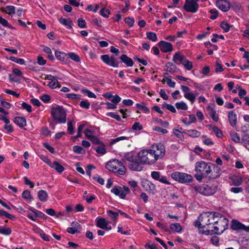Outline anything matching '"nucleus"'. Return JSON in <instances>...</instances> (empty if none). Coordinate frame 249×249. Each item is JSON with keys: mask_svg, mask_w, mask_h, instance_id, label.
Segmentation results:
<instances>
[{"mask_svg": "<svg viewBox=\"0 0 249 249\" xmlns=\"http://www.w3.org/2000/svg\"><path fill=\"white\" fill-rule=\"evenodd\" d=\"M231 25L227 22L222 21L220 24V27L222 28L225 32H228L230 29Z\"/></svg>", "mask_w": 249, "mask_h": 249, "instance_id": "603ef678", "label": "nucleus"}, {"mask_svg": "<svg viewBox=\"0 0 249 249\" xmlns=\"http://www.w3.org/2000/svg\"><path fill=\"white\" fill-rule=\"evenodd\" d=\"M132 129L135 131H139L143 129V126L139 122H135L132 125Z\"/></svg>", "mask_w": 249, "mask_h": 249, "instance_id": "c03bdc74", "label": "nucleus"}, {"mask_svg": "<svg viewBox=\"0 0 249 249\" xmlns=\"http://www.w3.org/2000/svg\"><path fill=\"white\" fill-rule=\"evenodd\" d=\"M127 139H128V138L126 137L121 136L120 137H117L116 138L112 139L111 140V142L110 143L111 144H114L116 143V142H119L120 141L125 140H127Z\"/></svg>", "mask_w": 249, "mask_h": 249, "instance_id": "bf43d9fd", "label": "nucleus"}, {"mask_svg": "<svg viewBox=\"0 0 249 249\" xmlns=\"http://www.w3.org/2000/svg\"><path fill=\"white\" fill-rule=\"evenodd\" d=\"M185 58V56L182 55L180 52H178L174 54L173 60L176 63L180 64L182 63Z\"/></svg>", "mask_w": 249, "mask_h": 249, "instance_id": "5701e85b", "label": "nucleus"}, {"mask_svg": "<svg viewBox=\"0 0 249 249\" xmlns=\"http://www.w3.org/2000/svg\"><path fill=\"white\" fill-rule=\"evenodd\" d=\"M42 48H43V49H42L44 53H45L46 54H47L48 58L52 61L54 60V58L52 53L51 49L49 47L45 46H43L42 47Z\"/></svg>", "mask_w": 249, "mask_h": 249, "instance_id": "a878e982", "label": "nucleus"}, {"mask_svg": "<svg viewBox=\"0 0 249 249\" xmlns=\"http://www.w3.org/2000/svg\"><path fill=\"white\" fill-rule=\"evenodd\" d=\"M8 76L10 82H19L20 81V79L17 75L10 73L8 74Z\"/></svg>", "mask_w": 249, "mask_h": 249, "instance_id": "e2e57ef3", "label": "nucleus"}, {"mask_svg": "<svg viewBox=\"0 0 249 249\" xmlns=\"http://www.w3.org/2000/svg\"><path fill=\"white\" fill-rule=\"evenodd\" d=\"M187 134L191 137L196 138L200 136V132L196 130H188L186 132Z\"/></svg>", "mask_w": 249, "mask_h": 249, "instance_id": "7c9ffc66", "label": "nucleus"}, {"mask_svg": "<svg viewBox=\"0 0 249 249\" xmlns=\"http://www.w3.org/2000/svg\"><path fill=\"white\" fill-rule=\"evenodd\" d=\"M55 55L56 58L64 62H66L68 59V53H64L60 52V51H55Z\"/></svg>", "mask_w": 249, "mask_h": 249, "instance_id": "412c9836", "label": "nucleus"}, {"mask_svg": "<svg viewBox=\"0 0 249 249\" xmlns=\"http://www.w3.org/2000/svg\"><path fill=\"white\" fill-rule=\"evenodd\" d=\"M210 13L213 15L211 16L210 18L212 19H215L217 18L218 16V11L215 9H212L210 10Z\"/></svg>", "mask_w": 249, "mask_h": 249, "instance_id": "0e129e2a", "label": "nucleus"}, {"mask_svg": "<svg viewBox=\"0 0 249 249\" xmlns=\"http://www.w3.org/2000/svg\"><path fill=\"white\" fill-rule=\"evenodd\" d=\"M195 178L199 181L204 178L214 179L221 174L220 168L215 164L203 161H197L195 164Z\"/></svg>", "mask_w": 249, "mask_h": 249, "instance_id": "f03ea898", "label": "nucleus"}, {"mask_svg": "<svg viewBox=\"0 0 249 249\" xmlns=\"http://www.w3.org/2000/svg\"><path fill=\"white\" fill-rule=\"evenodd\" d=\"M216 6L223 12H227L231 7L230 3L227 0H217Z\"/></svg>", "mask_w": 249, "mask_h": 249, "instance_id": "ddd939ff", "label": "nucleus"}, {"mask_svg": "<svg viewBox=\"0 0 249 249\" xmlns=\"http://www.w3.org/2000/svg\"><path fill=\"white\" fill-rule=\"evenodd\" d=\"M100 145L95 148L96 152L100 155H104L106 153L107 150L105 145L102 142Z\"/></svg>", "mask_w": 249, "mask_h": 249, "instance_id": "bb28decb", "label": "nucleus"}, {"mask_svg": "<svg viewBox=\"0 0 249 249\" xmlns=\"http://www.w3.org/2000/svg\"><path fill=\"white\" fill-rule=\"evenodd\" d=\"M198 4L195 0H186L183 9L187 12L196 13L198 10Z\"/></svg>", "mask_w": 249, "mask_h": 249, "instance_id": "9d476101", "label": "nucleus"}, {"mask_svg": "<svg viewBox=\"0 0 249 249\" xmlns=\"http://www.w3.org/2000/svg\"><path fill=\"white\" fill-rule=\"evenodd\" d=\"M208 220L210 223V226L212 225H215L218 221V218L220 213L218 212H208Z\"/></svg>", "mask_w": 249, "mask_h": 249, "instance_id": "4468645a", "label": "nucleus"}, {"mask_svg": "<svg viewBox=\"0 0 249 249\" xmlns=\"http://www.w3.org/2000/svg\"><path fill=\"white\" fill-rule=\"evenodd\" d=\"M111 192L117 196H119L121 198L124 199L125 197V194L122 187L119 186H115L111 190Z\"/></svg>", "mask_w": 249, "mask_h": 249, "instance_id": "2eb2a0df", "label": "nucleus"}, {"mask_svg": "<svg viewBox=\"0 0 249 249\" xmlns=\"http://www.w3.org/2000/svg\"><path fill=\"white\" fill-rule=\"evenodd\" d=\"M73 151L75 153L81 154L85 153V150L80 146L74 145L73 146Z\"/></svg>", "mask_w": 249, "mask_h": 249, "instance_id": "4c0bfd02", "label": "nucleus"}, {"mask_svg": "<svg viewBox=\"0 0 249 249\" xmlns=\"http://www.w3.org/2000/svg\"><path fill=\"white\" fill-rule=\"evenodd\" d=\"M182 230V227L179 223H172V231L176 233H179Z\"/></svg>", "mask_w": 249, "mask_h": 249, "instance_id": "2f4dec72", "label": "nucleus"}, {"mask_svg": "<svg viewBox=\"0 0 249 249\" xmlns=\"http://www.w3.org/2000/svg\"><path fill=\"white\" fill-rule=\"evenodd\" d=\"M68 58H70L76 62H79L80 61V58L79 55L73 52L68 53Z\"/></svg>", "mask_w": 249, "mask_h": 249, "instance_id": "473e14b6", "label": "nucleus"}, {"mask_svg": "<svg viewBox=\"0 0 249 249\" xmlns=\"http://www.w3.org/2000/svg\"><path fill=\"white\" fill-rule=\"evenodd\" d=\"M88 139L95 144H100L102 142L96 136L93 135L92 136H88Z\"/></svg>", "mask_w": 249, "mask_h": 249, "instance_id": "a19ab883", "label": "nucleus"}, {"mask_svg": "<svg viewBox=\"0 0 249 249\" xmlns=\"http://www.w3.org/2000/svg\"><path fill=\"white\" fill-rule=\"evenodd\" d=\"M231 228L234 231L243 230L249 232V227H247L237 220L232 219L231 222Z\"/></svg>", "mask_w": 249, "mask_h": 249, "instance_id": "f8f14e48", "label": "nucleus"}, {"mask_svg": "<svg viewBox=\"0 0 249 249\" xmlns=\"http://www.w3.org/2000/svg\"><path fill=\"white\" fill-rule=\"evenodd\" d=\"M21 107L22 109L27 110L28 112H31L32 111V106L25 102H23L21 104Z\"/></svg>", "mask_w": 249, "mask_h": 249, "instance_id": "5fc2aeb1", "label": "nucleus"}, {"mask_svg": "<svg viewBox=\"0 0 249 249\" xmlns=\"http://www.w3.org/2000/svg\"><path fill=\"white\" fill-rule=\"evenodd\" d=\"M37 196L38 199L42 202H45L47 200L48 195L46 191L41 190L38 192Z\"/></svg>", "mask_w": 249, "mask_h": 249, "instance_id": "b1692460", "label": "nucleus"}, {"mask_svg": "<svg viewBox=\"0 0 249 249\" xmlns=\"http://www.w3.org/2000/svg\"><path fill=\"white\" fill-rule=\"evenodd\" d=\"M232 184L235 186H239L243 182V178L240 176H233L231 178Z\"/></svg>", "mask_w": 249, "mask_h": 249, "instance_id": "393cba45", "label": "nucleus"}, {"mask_svg": "<svg viewBox=\"0 0 249 249\" xmlns=\"http://www.w3.org/2000/svg\"><path fill=\"white\" fill-rule=\"evenodd\" d=\"M0 23L5 27L12 28L11 25L9 24L8 21L1 17H0Z\"/></svg>", "mask_w": 249, "mask_h": 249, "instance_id": "4d7b16f0", "label": "nucleus"}, {"mask_svg": "<svg viewBox=\"0 0 249 249\" xmlns=\"http://www.w3.org/2000/svg\"><path fill=\"white\" fill-rule=\"evenodd\" d=\"M84 124H80L78 126L77 128V134L76 135L74 136V139H77L78 138H81L82 137L81 132L84 128Z\"/></svg>", "mask_w": 249, "mask_h": 249, "instance_id": "de8ad7c7", "label": "nucleus"}, {"mask_svg": "<svg viewBox=\"0 0 249 249\" xmlns=\"http://www.w3.org/2000/svg\"><path fill=\"white\" fill-rule=\"evenodd\" d=\"M14 123L20 127L25 126L26 125V119L22 117H16L14 119Z\"/></svg>", "mask_w": 249, "mask_h": 249, "instance_id": "4be33fe9", "label": "nucleus"}, {"mask_svg": "<svg viewBox=\"0 0 249 249\" xmlns=\"http://www.w3.org/2000/svg\"><path fill=\"white\" fill-rule=\"evenodd\" d=\"M146 36L149 39L154 42L156 41L158 39L156 34L154 32H147Z\"/></svg>", "mask_w": 249, "mask_h": 249, "instance_id": "79ce46f5", "label": "nucleus"}, {"mask_svg": "<svg viewBox=\"0 0 249 249\" xmlns=\"http://www.w3.org/2000/svg\"><path fill=\"white\" fill-rule=\"evenodd\" d=\"M172 178L182 183H190L193 180L191 175L178 172L172 173Z\"/></svg>", "mask_w": 249, "mask_h": 249, "instance_id": "0eeeda50", "label": "nucleus"}, {"mask_svg": "<svg viewBox=\"0 0 249 249\" xmlns=\"http://www.w3.org/2000/svg\"><path fill=\"white\" fill-rule=\"evenodd\" d=\"M106 168L117 176H123L126 173V168L124 164L116 159L108 161L106 163Z\"/></svg>", "mask_w": 249, "mask_h": 249, "instance_id": "7ed1b4c3", "label": "nucleus"}, {"mask_svg": "<svg viewBox=\"0 0 249 249\" xmlns=\"http://www.w3.org/2000/svg\"><path fill=\"white\" fill-rule=\"evenodd\" d=\"M208 218V212L202 213L198 217V220L195 222L194 225L200 229H203L206 227L209 228L210 223Z\"/></svg>", "mask_w": 249, "mask_h": 249, "instance_id": "6e6552de", "label": "nucleus"}, {"mask_svg": "<svg viewBox=\"0 0 249 249\" xmlns=\"http://www.w3.org/2000/svg\"><path fill=\"white\" fill-rule=\"evenodd\" d=\"M95 221L96 222V226L98 228L106 230L107 231H108L111 230V226L104 218L97 217Z\"/></svg>", "mask_w": 249, "mask_h": 249, "instance_id": "9b49d317", "label": "nucleus"}, {"mask_svg": "<svg viewBox=\"0 0 249 249\" xmlns=\"http://www.w3.org/2000/svg\"><path fill=\"white\" fill-rule=\"evenodd\" d=\"M82 91L83 93L86 94L89 98H96V95L93 92L87 89H83Z\"/></svg>", "mask_w": 249, "mask_h": 249, "instance_id": "3c124183", "label": "nucleus"}, {"mask_svg": "<svg viewBox=\"0 0 249 249\" xmlns=\"http://www.w3.org/2000/svg\"><path fill=\"white\" fill-rule=\"evenodd\" d=\"M196 191L203 195L209 196L214 194L217 190V186L214 184L209 186L208 185H203L202 186H197L195 187Z\"/></svg>", "mask_w": 249, "mask_h": 249, "instance_id": "423d86ee", "label": "nucleus"}, {"mask_svg": "<svg viewBox=\"0 0 249 249\" xmlns=\"http://www.w3.org/2000/svg\"><path fill=\"white\" fill-rule=\"evenodd\" d=\"M125 22L130 27H132L134 23V19L131 17H127L125 20Z\"/></svg>", "mask_w": 249, "mask_h": 249, "instance_id": "69168bd1", "label": "nucleus"}, {"mask_svg": "<svg viewBox=\"0 0 249 249\" xmlns=\"http://www.w3.org/2000/svg\"><path fill=\"white\" fill-rule=\"evenodd\" d=\"M120 59L127 67H132L134 64L133 60L126 54H122L120 57Z\"/></svg>", "mask_w": 249, "mask_h": 249, "instance_id": "aec40b11", "label": "nucleus"}, {"mask_svg": "<svg viewBox=\"0 0 249 249\" xmlns=\"http://www.w3.org/2000/svg\"><path fill=\"white\" fill-rule=\"evenodd\" d=\"M209 108H211V112L210 113V115L212 119L215 122H217L218 121L219 118L218 115L216 114L215 110L213 108H211L210 106L209 107Z\"/></svg>", "mask_w": 249, "mask_h": 249, "instance_id": "ea45409f", "label": "nucleus"}, {"mask_svg": "<svg viewBox=\"0 0 249 249\" xmlns=\"http://www.w3.org/2000/svg\"><path fill=\"white\" fill-rule=\"evenodd\" d=\"M165 148L161 143L153 144L149 149H143L137 155L133 153L124 154L123 160L127 161L128 167L131 171H141L143 164L151 165L164 155Z\"/></svg>", "mask_w": 249, "mask_h": 249, "instance_id": "f257e3e1", "label": "nucleus"}, {"mask_svg": "<svg viewBox=\"0 0 249 249\" xmlns=\"http://www.w3.org/2000/svg\"><path fill=\"white\" fill-rule=\"evenodd\" d=\"M241 131L244 135H249V124H246L241 127Z\"/></svg>", "mask_w": 249, "mask_h": 249, "instance_id": "774afa93", "label": "nucleus"}, {"mask_svg": "<svg viewBox=\"0 0 249 249\" xmlns=\"http://www.w3.org/2000/svg\"><path fill=\"white\" fill-rule=\"evenodd\" d=\"M12 232L11 229L9 227L0 226V233L4 235H9Z\"/></svg>", "mask_w": 249, "mask_h": 249, "instance_id": "cd10ccee", "label": "nucleus"}, {"mask_svg": "<svg viewBox=\"0 0 249 249\" xmlns=\"http://www.w3.org/2000/svg\"><path fill=\"white\" fill-rule=\"evenodd\" d=\"M100 14L105 18H108L110 14V11L109 9L104 8L101 10Z\"/></svg>", "mask_w": 249, "mask_h": 249, "instance_id": "09e8293b", "label": "nucleus"}, {"mask_svg": "<svg viewBox=\"0 0 249 249\" xmlns=\"http://www.w3.org/2000/svg\"><path fill=\"white\" fill-rule=\"evenodd\" d=\"M29 210L33 213H35L36 218H37V217L44 218L46 216L45 214L41 211L35 209L33 208H29Z\"/></svg>", "mask_w": 249, "mask_h": 249, "instance_id": "c9c22d12", "label": "nucleus"}, {"mask_svg": "<svg viewBox=\"0 0 249 249\" xmlns=\"http://www.w3.org/2000/svg\"><path fill=\"white\" fill-rule=\"evenodd\" d=\"M79 106L85 109H89L90 107V103L87 100H82L79 103Z\"/></svg>", "mask_w": 249, "mask_h": 249, "instance_id": "864d4df0", "label": "nucleus"}, {"mask_svg": "<svg viewBox=\"0 0 249 249\" xmlns=\"http://www.w3.org/2000/svg\"><path fill=\"white\" fill-rule=\"evenodd\" d=\"M229 220L222 216L221 214L219 215L218 221L213 226V230H212V232L214 234H221L228 228Z\"/></svg>", "mask_w": 249, "mask_h": 249, "instance_id": "39448f33", "label": "nucleus"}, {"mask_svg": "<svg viewBox=\"0 0 249 249\" xmlns=\"http://www.w3.org/2000/svg\"><path fill=\"white\" fill-rule=\"evenodd\" d=\"M0 216H5L7 218H8L10 219H14L15 218V217L12 214H10L9 213L6 212V211H4L3 210H0Z\"/></svg>", "mask_w": 249, "mask_h": 249, "instance_id": "49530a36", "label": "nucleus"}, {"mask_svg": "<svg viewBox=\"0 0 249 249\" xmlns=\"http://www.w3.org/2000/svg\"><path fill=\"white\" fill-rule=\"evenodd\" d=\"M53 168H54L59 173H61L64 171V167L61 165L57 161H53Z\"/></svg>", "mask_w": 249, "mask_h": 249, "instance_id": "c756f323", "label": "nucleus"}, {"mask_svg": "<svg viewBox=\"0 0 249 249\" xmlns=\"http://www.w3.org/2000/svg\"><path fill=\"white\" fill-rule=\"evenodd\" d=\"M215 67V72L216 73L218 72H222L224 71V69L223 68L222 66L218 61L216 62Z\"/></svg>", "mask_w": 249, "mask_h": 249, "instance_id": "338daca9", "label": "nucleus"}, {"mask_svg": "<svg viewBox=\"0 0 249 249\" xmlns=\"http://www.w3.org/2000/svg\"><path fill=\"white\" fill-rule=\"evenodd\" d=\"M72 121H69L68 123V131L70 134H72L74 133V126Z\"/></svg>", "mask_w": 249, "mask_h": 249, "instance_id": "13d9d810", "label": "nucleus"}, {"mask_svg": "<svg viewBox=\"0 0 249 249\" xmlns=\"http://www.w3.org/2000/svg\"><path fill=\"white\" fill-rule=\"evenodd\" d=\"M161 52L167 53L171 51V43L165 41H160L158 43Z\"/></svg>", "mask_w": 249, "mask_h": 249, "instance_id": "dca6fc26", "label": "nucleus"}, {"mask_svg": "<svg viewBox=\"0 0 249 249\" xmlns=\"http://www.w3.org/2000/svg\"><path fill=\"white\" fill-rule=\"evenodd\" d=\"M78 26L81 28H84L86 27V22L82 18H79L77 20Z\"/></svg>", "mask_w": 249, "mask_h": 249, "instance_id": "680f3d73", "label": "nucleus"}, {"mask_svg": "<svg viewBox=\"0 0 249 249\" xmlns=\"http://www.w3.org/2000/svg\"><path fill=\"white\" fill-rule=\"evenodd\" d=\"M58 21L67 28L69 29L72 28V22L70 18H65L62 17L58 19Z\"/></svg>", "mask_w": 249, "mask_h": 249, "instance_id": "6ab92c4d", "label": "nucleus"}, {"mask_svg": "<svg viewBox=\"0 0 249 249\" xmlns=\"http://www.w3.org/2000/svg\"><path fill=\"white\" fill-rule=\"evenodd\" d=\"M184 97L186 99L189 100L191 102L192 104H193L195 101L196 96L193 93L191 92H189L188 93H185Z\"/></svg>", "mask_w": 249, "mask_h": 249, "instance_id": "37998d69", "label": "nucleus"}, {"mask_svg": "<svg viewBox=\"0 0 249 249\" xmlns=\"http://www.w3.org/2000/svg\"><path fill=\"white\" fill-rule=\"evenodd\" d=\"M101 59L106 64L112 67L118 68L119 66L120 62L113 55L109 56L108 54H104L101 56Z\"/></svg>", "mask_w": 249, "mask_h": 249, "instance_id": "1a4fd4ad", "label": "nucleus"}, {"mask_svg": "<svg viewBox=\"0 0 249 249\" xmlns=\"http://www.w3.org/2000/svg\"><path fill=\"white\" fill-rule=\"evenodd\" d=\"M72 227H69L67 231L69 233L74 234L81 228V225L77 222H72L71 223Z\"/></svg>", "mask_w": 249, "mask_h": 249, "instance_id": "f3484780", "label": "nucleus"}, {"mask_svg": "<svg viewBox=\"0 0 249 249\" xmlns=\"http://www.w3.org/2000/svg\"><path fill=\"white\" fill-rule=\"evenodd\" d=\"M47 85L50 89H54L56 88H60L61 87L57 79L53 80V81H50Z\"/></svg>", "mask_w": 249, "mask_h": 249, "instance_id": "f704fd0d", "label": "nucleus"}, {"mask_svg": "<svg viewBox=\"0 0 249 249\" xmlns=\"http://www.w3.org/2000/svg\"><path fill=\"white\" fill-rule=\"evenodd\" d=\"M212 129L213 130V131L215 132L216 136L218 138H220L222 137L223 133L222 131L220 129H219L217 127L213 126L212 127Z\"/></svg>", "mask_w": 249, "mask_h": 249, "instance_id": "8fccbe9b", "label": "nucleus"}, {"mask_svg": "<svg viewBox=\"0 0 249 249\" xmlns=\"http://www.w3.org/2000/svg\"><path fill=\"white\" fill-rule=\"evenodd\" d=\"M51 114L53 119L59 124H65L67 120V114L65 109L61 106L51 108Z\"/></svg>", "mask_w": 249, "mask_h": 249, "instance_id": "20e7f679", "label": "nucleus"}, {"mask_svg": "<svg viewBox=\"0 0 249 249\" xmlns=\"http://www.w3.org/2000/svg\"><path fill=\"white\" fill-rule=\"evenodd\" d=\"M230 135L232 141L236 143L240 142V138L239 135L235 131H231L230 133Z\"/></svg>", "mask_w": 249, "mask_h": 249, "instance_id": "c85d7f7f", "label": "nucleus"}, {"mask_svg": "<svg viewBox=\"0 0 249 249\" xmlns=\"http://www.w3.org/2000/svg\"><path fill=\"white\" fill-rule=\"evenodd\" d=\"M22 197L24 199H31L32 198L30 192L28 190H24L22 194Z\"/></svg>", "mask_w": 249, "mask_h": 249, "instance_id": "6e6d98bb", "label": "nucleus"}, {"mask_svg": "<svg viewBox=\"0 0 249 249\" xmlns=\"http://www.w3.org/2000/svg\"><path fill=\"white\" fill-rule=\"evenodd\" d=\"M182 64L187 70L190 71L193 68L192 63L185 58L183 61Z\"/></svg>", "mask_w": 249, "mask_h": 249, "instance_id": "72a5a7b5", "label": "nucleus"}, {"mask_svg": "<svg viewBox=\"0 0 249 249\" xmlns=\"http://www.w3.org/2000/svg\"><path fill=\"white\" fill-rule=\"evenodd\" d=\"M7 13L9 14H15L16 13L15 7L13 5H8L6 7Z\"/></svg>", "mask_w": 249, "mask_h": 249, "instance_id": "052dcab7", "label": "nucleus"}, {"mask_svg": "<svg viewBox=\"0 0 249 249\" xmlns=\"http://www.w3.org/2000/svg\"><path fill=\"white\" fill-rule=\"evenodd\" d=\"M229 123L231 126H235L237 124V116L234 110L229 111L228 114Z\"/></svg>", "mask_w": 249, "mask_h": 249, "instance_id": "a211bd4d", "label": "nucleus"}, {"mask_svg": "<svg viewBox=\"0 0 249 249\" xmlns=\"http://www.w3.org/2000/svg\"><path fill=\"white\" fill-rule=\"evenodd\" d=\"M136 106L138 108L145 113H148L150 112L149 109L147 107L141 104L137 103L136 104Z\"/></svg>", "mask_w": 249, "mask_h": 249, "instance_id": "a18cd8bd", "label": "nucleus"}, {"mask_svg": "<svg viewBox=\"0 0 249 249\" xmlns=\"http://www.w3.org/2000/svg\"><path fill=\"white\" fill-rule=\"evenodd\" d=\"M9 59L13 62L20 65H23L25 63V60L22 58H19L15 56H10Z\"/></svg>", "mask_w": 249, "mask_h": 249, "instance_id": "58836bf2", "label": "nucleus"}, {"mask_svg": "<svg viewBox=\"0 0 249 249\" xmlns=\"http://www.w3.org/2000/svg\"><path fill=\"white\" fill-rule=\"evenodd\" d=\"M175 106L178 109L186 110L188 109L187 105L183 102H178L176 103Z\"/></svg>", "mask_w": 249, "mask_h": 249, "instance_id": "e433bc0d", "label": "nucleus"}]
</instances>
